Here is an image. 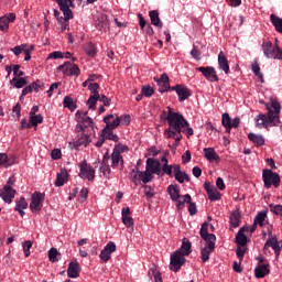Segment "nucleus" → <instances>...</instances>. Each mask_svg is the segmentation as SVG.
<instances>
[{
  "label": "nucleus",
  "mask_w": 282,
  "mask_h": 282,
  "mask_svg": "<svg viewBox=\"0 0 282 282\" xmlns=\"http://www.w3.org/2000/svg\"><path fill=\"white\" fill-rule=\"evenodd\" d=\"M218 67L225 72V74H230V65L228 64V58L224 54V51H220L218 54Z\"/></svg>",
  "instance_id": "22"
},
{
  "label": "nucleus",
  "mask_w": 282,
  "mask_h": 282,
  "mask_svg": "<svg viewBox=\"0 0 282 282\" xmlns=\"http://www.w3.org/2000/svg\"><path fill=\"white\" fill-rule=\"evenodd\" d=\"M183 202H184V204H189L188 205L189 215H192V216L197 215V205H195V203L192 202L189 194H185L183 196Z\"/></svg>",
  "instance_id": "31"
},
{
  "label": "nucleus",
  "mask_w": 282,
  "mask_h": 282,
  "mask_svg": "<svg viewBox=\"0 0 282 282\" xmlns=\"http://www.w3.org/2000/svg\"><path fill=\"white\" fill-rule=\"evenodd\" d=\"M58 72H63L64 76H80V68L78 65L65 62L57 67Z\"/></svg>",
  "instance_id": "9"
},
{
  "label": "nucleus",
  "mask_w": 282,
  "mask_h": 282,
  "mask_svg": "<svg viewBox=\"0 0 282 282\" xmlns=\"http://www.w3.org/2000/svg\"><path fill=\"white\" fill-rule=\"evenodd\" d=\"M229 220L231 228H239V224L241 221V213H239V210L231 212Z\"/></svg>",
  "instance_id": "30"
},
{
  "label": "nucleus",
  "mask_w": 282,
  "mask_h": 282,
  "mask_svg": "<svg viewBox=\"0 0 282 282\" xmlns=\"http://www.w3.org/2000/svg\"><path fill=\"white\" fill-rule=\"evenodd\" d=\"M43 122V116L41 115H34L30 117V123L32 127H39V124H42Z\"/></svg>",
  "instance_id": "51"
},
{
  "label": "nucleus",
  "mask_w": 282,
  "mask_h": 282,
  "mask_svg": "<svg viewBox=\"0 0 282 282\" xmlns=\"http://www.w3.org/2000/svg\"><path fill=\"white\" fill-rule=\"evenodd\" d=\"M102 137L105 140H112V142H118L119 140L118 135L113 134V130L108 128L102 129Z\"/></svg>",
  "instance_id": "41"
},
{
  "label": "nucleus",
  "mask_w": 282,
  "mask_h": 282,
  "mask_svg": "<svg viewBox=\"0 0 282 282\" xmlns=\"http://www.w3.org/2000/svg\"><path fill=\"white\" fill-rule=\"evenodd\" d=\"M142 94L143 96H145V98H151V96L155 94V89H153V87L149 85H145V86H142Z\"/></svg>",
  "instance_id": "53"
},
{
  "label": "nucleus",
  "mask_w": 282,
  "mask_h": 282,
  "mask_svg": "<svg viewBox=\"0 0 282 282\" xmlns=\"http://www.w3.org/2000/svg\"><path fill=\"white\" fill-rule=\"evenodd\" d=\"M204 158L208 160V162H219V155L215 152L214 148H204Z\"/></svg>",
  "instance_id": "27"
},
{
  "label": "nucleus",
  "mask_w": 282,
  "mask_h": 282,
  "mask_svg": "<svg viewBox=\"0 0 282 282\" xmlns=\"http://www.w3.org/2000/svg\"><path fill=\"white\" fill-rule=\"evenodd\" d=\"M140 173H142V171H140V167H134L131 172H130V181L135 184V186H138V184H140L141 182V176Z\"/></svg>",
  "instance_id": "39"
},
{
  "label": "nucleus",
  "mask_w": 282,
  "mask_h": 282,
  "mask_svg": "<svg viewBox=\"0 0 282 282\" xmlns=\"http://www.w3.org/2000/svg\"><path fill=\"white\" fill-rule=\"evenodd\" d=\"M193 245L191 243V240L188 238H183L182 246L176 252H180L183 254V257H188L191 252H193Z\"/></svg>",
  "instance_id": "26"
},
{
  "label": "nucleus",
  "mask_w": 282,
  "mask_h": 282,
  "mask_svg": "<svg viewBox=\"0 0 282 282\" xmlns=\"http://www.w3.org/2000/svg\"><path fill=\"white\" fill-rule=\"evenodd\" d=\"M14 158L10 156L6 153H0V166H12L14 164Z\"/></svg>",
  "instance_id": "37"
},
{
  "label": "nucleus",
  "mask_w": 282,
  "mask_h": 282,
  "mask_svg": "<svg viewBox=\"0 0 282 282\" xmlns=\"http://www.w3.org/2000/svg\"><path fill=\"white\" fill-rule=\"evenodd\" d=\"M208 223H204L200 227L199 235L204 241H217L215 234H208Z\"/></svg>",
  "instance_id": "20"
},
{
  "label": "nucleus",
  "mask_w": 282,
  "mask_h": 282,
  "mask_svg": "<svg viewBox=\"0 0 282 282\" xmlns=\"http://www.w3.org/2000/svg\"><path fill=\"white\" fill-rule=\"evenodd\" d=\"M25 208H28V200H25V197H20V199L15 202L14 210H25Z\"/></svg>",
  "instance_id": "50"
},
{
  "label": "nucleus",
  "mask_w": 282,
  "mask_h": 282,
  "mask_svg": "<svg viewBox=\"0 0 282 282\" xmlns=\"http://www.w3.org/2000/svg\"><path fill=\"white\" fill-rule=\"evenodd\" d=\"M13 76H15V78H21L22 76H25V73L21 70V65H13Z\"/></svg>",
  "instance_id": "60"
},
{
  "label": "nucleus",
  "mask_w": 282,
  "mask_h": 282,
  "mask_svg": "<svg viewBox=\"0 0 282 282\" xmlns=\"http://www.w3.org/2000/svg\"><path fill=\"white\" fill-rule=\"evenodd\" d=\"M25 47H28V44H21L11 48V52H13L15 56H19L22 52H24Z\"/></svg>",
  "instance_id": "62"
},
{
  "label": "nucleus",
  "mask_w": 282,
  "mask_h": 282,
  "mask_svg": "<svg viewBox=\"0 0 282 282\" xmlns=\"http://www.w3.org/2000/svg\"><path fill=\"white\" fill-rule=\"evenodd\" d=\"M207 195L210 202H219V199H221V193H219L216 187H214Z\"/></svg>",
  "instance_id": "47"
},
{
  "label": "nucleus",
  "mask_w": 282,
  "mask_h": 282,
  "mask_svg": "<svg viewBox=\"0 0 282 282\" xmlns=\"http://www.w3.org/2000/svg\"><path fill=\"white\" fill-rule=\"evenodd\" d=\"M270 274V264H258L254 269L256 279H263Z\"/></svg>",
  "instance_id": "25"
},
{
  "label": "nucleus",
  "mask_w": 282,
  "mask_h": 282,
  "mask_svg": "<svg viewBox=\"0 0 282 282\" xmlns=\"http://www.w3.org/2000/svg\"><path fill=\"white\" fill-rule=\"evenodd\" d=\"M90 142L91 139L89 138V134L79 133L77 134L76 140L70 142L69 145L73 147V149L78 150L79 147H87Z\"/></svg>",
  "instance_id": "14"
},
{
  "label": "nucleus",
  "mask_w": 282,
  "mask_h": 282,
  "mask_svg": "<svg viewBox=\"0 0 282 282\" xmlns=\"http://www.w3.org/2000/svg\"><path fill=\"white\" fill-rule=\"evenodd\" d=\"M122 224H124L130 229L129 232L133 230V217L131 216L122 217Z\"/></svg>",
  "instance_id": "58"
},
{
  "label": "nucleus",
  "mask_w": 282,
  "mask_h": 282,
  "mask_svg": "<svg viewBox=\"0 0 282 282\" xmlns=\"http://www.w3.org/2000/svg\"><path fill=\"white\" fill-rule=\"evenodd\" d=\"M87 111H85L83 115L80 112V110H78L76 112V118H78L79 122L82 124H87L88 127H91V124H94V119H91L90 117H87Z\"/></svg>",
  "instance_id": "32"
},
{
  "label": "nucleus",
  "mask_w": 282,
  "mask_h": 282,
  "mask_svg": "<svg viewBox=\"0 0 282 282\" xmlns=\"http://www.w3.org/2000/svg\"><path fill=\"white\" fill-rule=\"evenodd\" d=\"M59 10H62L64 14L63 21H69V19H74L72 9H69V6L63 4V1L59 2Z\"/></svg>",
  "instance_id": "35"
},
{
  "label": "nucleus",
  "mask_w": 282,
  "mask_h": 282,
  "mask_svg": "<svg viewBox=\"0 0 282 282\" xmlns=\"http://www.w3.org/2000/svg\"><path fill=\"white\" fill-rule=\"evenodd\" d=\"M161 173H163V175H169V177H173V165L164 163L161 167Z\"/></svg>",
  "instance_id": "55"
},
{
  "label": "nucleus",
  "mask_w": 282,
  "mask_h": 282,
  "mask_svg": "<svg viewBox=\"0 0 282 282\" xmlns=\"http://www.w3.org/2000/svg\"><path fill=\"white\" fill-rule=\"evenodd\" d=\"M67 276L69 279H78L80 276V264L78 262H69Z\"/></svg>",
  "instance_id": "21"
},
{
  "label": "nucleus",
  "mask_w": 282,
  "mask_h": 282,
  "mask_svg": "<svg viewBox=\"0 0 282 282\" xmlns=\"http://www.w3.org/2000/svg\"><path fill=\"white\" fill-rule=\"evenodd\" d=\"M23 251H24V256L25 257H30V250L32 248V241L31 240H26L23 242L22 245Z\"/></svg>",
  "instance_id": "61"
},
{
  "label": "nucleus",
  "mask_w": 282,
  "mask_h": 282,
  "mask_svg": "<svg viewBox=\"0 0 282 282\" xmlns=\"http://www.w3.org/2000/svg\"><path fill=\"white\" fill-rule=\"evenodd\" d=\"M178 100L183 102L184 100H188L191 98V90L184 86H181V89H177Z\"/></svg>",
  "instance_id": "38"
},
{
  "label": "nucleus",
  "mask_w": 282,
  "mask_h": 282,
  "mask_svg": "<svg viewBox=\"0 0 282 282\" xmlns=\"http://www.w3.org/2000/svg\"><path fill=\"white\" fill-rule=\"evenodd\" d=\"M197 72H200L203 76L206 78V80H209V83H219V76H217V70H215V67L213 66H200L196 68Z\"/></svg>",
  "instance_id": "11"
},
{
  "label": "nucleus",
  "mask_w": 282,
  "mask_h": 282,
  "mask_svg": "<svg viewBox=\"0 0 282 282\" xmlns=\"http://www.w3.org/2000/svg\"><path fill=\"white\" fill-rule=\"evenodd\" d=\"M154 82L159 85L160 94H164L171 89V84L169 83V75L163 73L160 78L154 77Z\"/></svg>",
  "instance_id": "15"
},
{
  "label": "nucleus",
  "mask_w": 282,
  "mask_h": 282,
  "mask_svg": "<svg viewBox=\"0 0 282 282\" xmlns=\"http://www.w3.org/2000/svg\"><path fill=\"white\" fill-rule=\"evenodd\" d=\"M269 237L270 238L264 243V250H268V248H272L276 257H279V254H281V251L279 247V241L276 240V236H272V231H269Z\"/></svg>",
  "instance_id": "18"
},
{
  "label": "nucleus",
  "mask_w": 282,
  "mask_h": 282,
  "mask_svg": "<svg viewBox=\"0 0 282 282\" xmlns=\"http://www.w3.org/2000/svg\"><path fill=\"white\" fill-rule=\"evenodd\" d=\"M262 180L264 182V187L267 188H272V186H274V188H279V186H281V176L272 170H263Z\"/></svg>",
  "instance_id": "3"
},
{
  "label": "nucleus",
  "mask_w": 282,
  "mask_h": 282,
  "mask_svg": "<svg viewBox=\"0 0 282 282\" xmlns=\"http://www.w3.org/2000/svg\"><path fill=\"white\" fill-rule=\"evenodd\" d=\"M99 171L105 177H109V175H111V167H109L107 163H101Z\"/></svg>",
  "instance_id": "57"
},
{
  "label": "nucleus",
  "mask_w": 282,
  "mask_h": 282,
  "mask_svg": "<svg viewBox=\"0 0 282 282\" xmlns=\"http://www.w3.org/2000/svg\"><path fill=\"white\" fill-rule=\"evenodd\" d=\"M236 254L241 263V261H243V257H246V249L242 247H237Z\"/></svg>",
  "instance_id": "63"
},
{
  "label": "nucleus",
  "mask_w": 282,
  "mask_h": 282,
  "mask_svg": "<svg viewBox=\"0 0 282 282\" xmlns=\"http://www.w3.org/2000/svg\"><path fill=\"white\" fill-rule=\"evenodd\" d=\"M87 56H90V58H94L96 56V46H94L93 43H87L84 47Z\"/></svg>",
  "instance_id": "49"
},
{
  "label": "nucleus",
  "mask_w": 282,
  "mask_h": 282,
  "mask_svg": "<svg viewBox=\"0 0 282 282\" xmlns=\"http://www.w3.org/2000/svg\"><path fill=\"white\" fill-rule=\"evenodd\" d=\"M151 272H152V274L154 276V281L155 282H162V274L160 273V271H158L155 269H151L149 274H151Z\"/></svg>",
  "instance_id": "64"
},
{
  "label": "nucleus",
  "mask_w": 282,
  "mask_h": 282,
  "mask_svg": "<svg viewBox=\"0 0 282 282\" xmlns=\"http://www.w3.org/2000/svg\"><path fill=\"white\" fill-rule=\"evenodd\" d=\"M140 176H141V182L143 184H149V182H153V174L151 172H148V170H145L144 172H141Z\"/></svg>",
  "instance_id": "46"
},
{
  "label": "nucleus",
  "mask_w": 282,
  "mask_h": 282,
  "mask_svg": "<svg viewBox=\"0 0 282 282\" xmlns=\"http://www.w3.org/2000/svg\"><path fill=\"white\" fill-rule=\"evenodd\" d=\"M150 21L152 25H155V28H163L162 20H160V12L158 10H152L149 12Z\"/></svg>",
  "instance_id": "28"
},
{
  "label": "nucleus",
  "mask_w": 282,
  "mask_h": 282,
  "mask_svg": "<svg viewBox=\"0 0 282 282\" xmlns=\"http://www.w3.org/2000/svg\"><path fill=\"white\" fill-rule=\"evenodd\" d=\"M17 21L15 13H7L0 18V32H8L10 30V23Z\"/></svg>",
  "instance_id": "12"
},
{
  "label": "nucleus",
  "mask_w": 282,
  "mask_h": 282,
  "mask_svg": "<svg viewBox=\"0 0 282 282\" xmlns=\"http://www.w3.org/2000/svg\"><path fill=\"white\" fill-rule=\"evenodd\" d=\"M172 171H174L175 180H180L181 175H186V172H182V166H180V164L172 165Z\"/></svg>",
  "instance_id": "54"
},
{
  "label": "nucleus",
  "mask_w": 282,
  "mask_h": 282,
  "mask_svg": "<svg viewBox=\"0 0 282 282\" xmlns=\"http://www.w3.org/2000/svg\"><path fill=\"white\" fill-rule=\"evenodd\" d=\"M163 116H165V120L169 124V128L163 132L164 138L177 135V140H180L181 134L184 133V129L188 127V121L180 112L173 111L172 107H167V113L163 111Z\"/></svg>",
  "instance_id": "1"
},
{
  "label": "nucleus",
  "mask_w": 282,
  "mask_h": 282,
  "mask_svg": "<svg viewBox=\"0 0 282 282\" xmlns=\"http://www.w3.org/2000/svg\"><path fill=\"white\" fill-rule=\"evenodd\" d=\"M111 162H112L111 164L112 169H118V166H120V171L124 170V159L122 158L120 152L118 151L112 152Z\"/></svg>",
  "instance_id": "19"
},
{
  "label": "nucleus",
  "mask_w": 282,
  "mask_h": 282,
  "mask_svg": "<svg viewBox=\"0 0 282 282\" xmlns=\"http://www.w3.org/2000/svg\"><path fill=\"white\" fill-rule=\"evenodd\" d=\"M267 217H268V212L263 210L257 214L253 221L258 226H260V228H263V224L265 223Z\"/></svg>",
  "instance_id": "42"
},
{
  "label": "nucleus",
  "mask_w": 282,
  "mask_h": 282,
  "mask_svg": "<svg viewBox=\"0 0 282 282\" xmlns=\"http://www.w3.org/2000/svg\"><path fill=\"white\" fill-rule=\"evenodd\" d=\"M270 21L272 25L275 28L276 32L282 34V19L279 15L272 13L270 15Z\"/></svg>",
  "instance_id": "36"
},
{
  "label": "nucleus",
  "mask_w": 282,
  "mask_h": 282,
  "mask_svg": "<svg viewBox=\"0 0 282 282\" xmlns=\"http://www.w3.org/2000/svg\"><path fill=\"white\" fill-rule=\"evenodd\" d=\"M17 195V189L12 187H3L0 189V197L3 199L6 204H12V199H14Z\"/></svg>",
  "instance_id": "16"
},
{
  "label": "nucleus",
  "mask_w": 282,
  "mask_h": 282,
  "mask_svg": "<svg viewBox=\"0 0 282 282\" xmlns=\"http://www.w3.org/2000/svg\"><path fill=\"white\" fill-rule=\"evenodd\" d=\"M97 30H107L109 29V20L107 15H101L95 21Z\"/></svg>",
  "instance_id": "33"
},
{
  "label": "nucleus",
  "mask_w": 282,
  "mask_h": 282,
  "mask_svg": "<svg viewBox=\"0 0 282 282\" xmlns=\"http://www.w3.org/2000/svg\"><path fill=\"white\" fill-rule=\"evenodd\" d=\"M262 52L267 58H274L279 61V54H280V45L279 44H272V42H263L262 43Z\"/></svg>",
  "instance_id": "6"
},
{
  "label": "nucleus",
  "mask_w": 282,
  "mask_h": 282,
  "mask_svg": "<svg viewBox=\"0 0 282 282\" xmlns=\"http://www.w3.org/2000/svg\"><path fill=\"white\" fill-rule=\"evenodd\" d=\"M63 105L66 109H69L70 111H76V102H74V99L69 96L64 97Z\"/></svg>",
  "instance_id": "43"
},
{
  "label": "nucleus",
  "mask_w": 282,
  "mask_h": 282,
  "mask_svg": "<svg viewBox=\"0 0 282 282\" xmlns=\"http://www.w3.org/2000/svg\"><path fill=\"white\" fill-rule=\"evenodd\" d=\"M268 113H260L256 118V127L258 129H268L269 127H278L281 122V104L271 101L265 105Z\"/></svg>",
  "instance_id": "2"
},
{
  "label": "nucleus",
  "mask_w": 282,
  "mask_h": 282,
  "mask_svg": "<svg viewBox=\"0 0 282 282\" xmlns=\"http://www.w3.org/2000/svg\"><path fill=\"white\" fill-rule=\"evenodd\" d=\"M145 171L150 172L152 175H159L160 177H164V173H162V163L155 159H148Z\"/></svg>",
  "instance_id": "10"
},
{
  "label": "nucleus",
  "mask_w": 282,
  "mask_h": 282,
  "mask_svg": "<svg viewBox=\"0 0 282 282\" xmlns=\"http://www.w3.org/2000/svg\"><path fill=\"white\" fill-rule=\"evenodd\" d=\"M68 177H69V174L67 173V170L62 169L56 174V180L54 182V185L57 187L65 186V183L67 182Z\"/></svg>",
  "instance_id": "24"
},
{
  "label": "nucleus",
  "mask_w": 282,
  "mask_h": 282,
  "mask_svg": "<svg viewBox=\"0 0 282 282\" xmlns=\"http://www.w3.org/2000/svg\"><path fill=\"white\" fill-rule=\"evenodd\" d=\"M245 232L246 229L241 227L236 236V243H238V246H246L248 243V237Z\"/></svg>",
  "instance_id": "34"
},
{
  "label": "nucleus",
  "mask_w": 282,
  "mask_h": 282,
  "mask_svg": "<svg viewBox=\"0 0 282 282\" xmlns=\"http://www.w3.org/2000/svg\"><path fill=\"white\" fill-rule=\"evenodd\" d=\"M113 115H108L104 118V122L106 123L105 129H117V127H120V117H116L113 119ZM112 120V121H111Z\"/></svg>",
  "instance_id": "23"
},
{
  "label": "nucleus",
  "mask_w": 282,
  "mask_h": 282,
  "mask_svg": "<svg viewBox=\"0 0 282 282\" xmlns=\"http://www.w3.org/2000/svg\"><path fill=\"white\" fill-rule=\"evenodd\" d=\"M88 89L93 94V96L100 97V93H98V89H100V84L99 83H90L88 85Z\"/></svg>",
  "instance_id": "52"
},
{
  "label": "nucleus",
  "mask_w": 282,
  "mask_h": 282,
  "mask_svg": "<svg viewBox=\"0 0 282 282\" xmlns=\"http://www.w3.org/2000/svg\"><path fill=\"white\" fill-rule=\"evenodd\" d=\"M11 85H14L17 89H23V87H25V85H28V77H14L11 80Z\"/></svg>",
  "instance_id": "40"
},
{
  "label": "nucleus",
  "mask_w": 282,
  "mask_h": 282,
  "mask_svg": "<svg viewBox=\"0 0 282 282\" xmlns=\"http://www.w3.org/2000/svg\"><path fill=\"white\" fill-rule=\"evenodd\" d=\"M58 257H61V252H58L57 248H51L48 250V261H51V263L58 262Z\"/></svg>",
  "instance_id": "44"
},
{
  "label": "nucleus",
  "mask_w": 282,
  "mask_h": 282,
  "mask_svg": "<svg viewBox=\"0 0 282 282\" xmlns=\"http://www.w3.org/2000/svg\"><path fill=\"white\" fill-rule=\"evenodd\" d=\"M98 98H100V97H98V96H94V95H91L89 98H88V100H87V105H88V108L89 109H96V104L98 102Z\"/></svg>",
  "instance_id": "59"
},
{
  "label": "nucleus",
  "mask_w": 282,
  "mask_h": 282,
  "mask_svg": "<svg viewBox=\"0 0 282 282\" xmlns=\"http://www.w3.org/2000/svg\"><path fill=\"white\" fill-rule=\"evenodd\" d=\"M270 212L273 213L274 215H278L282 217V205H274L270 204L269 205Z\"/></svg>",
  "instance_id": "56"
},
{
  "label": "nucleus",
  "mask_w": 282,
  "mask_h": 282,
  "mask_svg": "<svg viewBox=\"0 0 282 282\" xmlns=\"http://www.w3.org/2000/svg\"><path fill=\"white\" fill-rule=\"evenodd\" d=\"M116 252V243L115 242H108L106 247L101 250L99 258L104 263H107L109 259H111V253Z\"/></svg>",
  "instance_id": "17"
},
{
  "label": "nucleus",
  "mask_w": 282,
  "mask_h": 282,
  "mask_svg": "<svg viewBox=\"0 0 282 282\" xmlns=\"http://www.w3.org/2000/svg\"><path fill=\"white\" fill-rule=\"evenodd\" d=\"M45 202V194L41 192H35L31 196L30 209L31 213H40L43 208V203Z\"/></svg>",
  "instance_id": "7"
},
{
  "label": "nucleus",
  "mask_w": 282,
  "mask_h": 282,
  "mask_svg": "<svg viewBox=\"0 0 282 282\" xmlns=\"http://www.w3.org/2000/svg\"><path fill=\"white\" fill-rule=\"evenodd\" d=\"M215 252V241H206V246L200 249V259L203 263H206L210 259V254Z\"/></svg>",
  "instance_id": "13"
},
{
  "label": "nucleus",
  "mask_w": 282,
  "mask_h": 282,
  "mask_svg": "<svg viewBox=\"0 0 282 282\" xmlns=\"http://www.w3.org/2000/svg\"><path fill=\"white\" fill-rule=\"evenodd\" d=\"M221 124L223 127H225V129H230L232 124V119L230 118V115L228 112L223 113Z\"/></svg>",
  "instance_id": "48"
},
{
  "label": "nucleus",
  "mask_w": 282,
  "mask_h": 282,
  "mask_svg": "<svg viewBox=\"0 0 282 282\" xmlns=\"http://www.w3.org/2000/svg\"><path fill=\"white\" fill-rule=\"evenodd\" d=\"M79 177L88 180V182H94V180H96V170L87 164V160L79 163Z\"/></svg>",
  "instance_id": "5"
},
{
  "label": "nucleus",
  "mask_w": 282,
  "mask_h": 282,
  "mask_svg": "<svg viewBox=\"0 0 282 282\" xmlns=\"http://www.w3.org/2000/svg\"><path fill=\"white\" fill-rule=\"evenodd\" d=\"M167 193L172 199V202H176V208L182 210L184 208V200H182V195H180V186L178 185H169Z\"/></svg>",
  "instance_id": "8"
},
{
  "label": "nucleus",
  "mask_w": 282,
  "mask_h": 282,
  "mask_svg": "<svg viewBox=\"0 0 282 282\" xmlns=\"http://www.w3.org/2000/svg\"><path fill=\"white\" fill-rule=\"evenodd\" d=\"M251 69L254 76L259 78L260 83H265V80L263 79V73H261V67L259 66L258 63L252 64Z\"/></svg>",
  "instance_id": "45"
},
{
  "label": "nucleus",
  "mask_w": 282,
  "mask_h": 282,
  "mask_svg": "<svg viewBox=\"0 0 282 282\" xmlns=\"http://www.w3.org/2000/svg\"><path fill=\"white\" fill-rule=\"evenodd\" d=\"M248 140L252 142L256 147H263L265 144V138L262 134L249 133Z\"/></svg>",
  "instance_id": "29"
},
{
  "label": "nucleus",
  "mask_w": 282,
  "mask_h": 282,
  "mask_svg": "<svg viewBox=\"0 0 282 282\" xmlns=\"http://www.w3.org/2000/svg\"><path fill=\"white\" fill-rule=\"evenodd\" d=\"M184 263H186V256L182 254L180 251H174L171 254L170 270H172V272H180Z\"/></svg>",
  "instance_id": "4"
}]
</instances>
